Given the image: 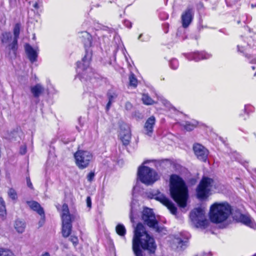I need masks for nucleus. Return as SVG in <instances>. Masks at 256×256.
<instances>
[{
	"instance_id": "19",
	"label": "nucleus",
	"mask_w": 256,
	"mask_h": 256,
	"mask_svg": "<svg viewBox=\"0 0 256 256\" xmlns=\"http://www.w3.org/2000/svg\"><path fill=\"white\" fill-rule=\"evenodd\" d=\"M212 55L206 52H194L189 54L188 58L189 60H194L198 62L202 60H206L210 58Z\"/></svg>"
},
{
	"instance_id": "10",
	"label": "nucleus",
	"mask_w": 256,
	"mask_h": 256,
	"mask_svg": "<svg viewBox=\"0 0 256 256\" xmlns=\"http://www.w3.org/2000/svg\"><path fill=\"white\" fill-rule=\"evenodd\" d=\"M76 165L80 169L87 168L92 160V154L87 150H78L74 154Z\"/></svg>"
},
{
	"instance_id": "38",
	"label": "nucleus",
	"mask_w": 256,
	"mask_h": 256,
	"mask_svg": "<svg viewBox=\"0 0 256 256\" xmlns=\"http://www.w3.org/2000/svg\"><path fill=\"white\" fill-rule=\"evenodd\" d=\"M10 5L11 7H14L16 6V0H8Z\"/></svg>"
},
{
	"instance_id": "33",
	"label": "nucleus",
	"mask_w": 256,
	"mask_h": 256,
	"mask_svg": "<svg viewBox=\"0 0 256 256\" xmlns=\"http://www.w3.org/2000/svg\"><path fill=\"white\" fill-rule=\"evenodd\" d=\"M170 66L172 68L176 70L178 66V62L176 59H172L170 62Z\"/></svg>"
},
{
	"instance_id": "9",
	"label": "nucleus",
	"mask_w": 256,
	"mask_h": 256,
	"mask_svg": "<svg viewBox=\"0 0 256 256\" xmlns=\"http://www.w3.org/2000/svg\"><path fill=\"white\" fill-rule=\"evenodd\" d=\"M214 180L210 178H203L196 189L197 198L201 200L206 199L210 194Z\"/></svg>"
},
{
	"instance_id": "43",
	"label": "nucleus",
	"mask_w": 256,
	"mask_h": 256,
	"mask_svg": "<svg viewBox=\"0 0 256 256\" xmlns=\"http://www.w3.org/2000/svg\"><path fill=\"white\" fill-rule=\"evenodd\" d=\"M199 256H210V253L202 252L200 254Z\"/></svg>"
},
{
	"instance_id": "24",
	"label": "nucleus",
	"mask_w": 256,
	"mask_h": 256,
	"mask_svg": "<svg viewBox=\"0 0 256 256\" xmlns=\"http://www.w3.org/2000/svg\"><path fill=\"white\" fill-rule=\"evenodd\" d=\"M108 103L106 105V110H109L112 103H113L117 97V94L114 92L110 91L108 93Z\"/></svg>"
},
{
	"instance_id": "8",
	"label": "nucleus",
	"mask_w": 256,
	"mask_h": 256,
	"mask_svg": "<svg viewBox=\"0 0 256 256\" xmlns=\"http://www.w3.org/2000/svg\"><path fill=\"white\" fill-rule=\"evenodd\" d=\"M190 218L196 228L206 227L208 220L206 218L204 210L198 208L194 209L190 214Z\"/></svg>"
},
{
	"instance_id": "39",
	"label": "nucleus",
	"mask_w": 256,
	"mask_h": 256,
	"mask_svg": "<svg viewBox=\"0 0 256 256\" xmlns=\"http://www.w3.org/2000/svg\"><path fill=\"white\" fill-rule=\"evenodd\" d=\"M26 182H27V185L28 186L31 188H32V183L31 182H30V178H26Z\"/></svg>"
},
{
	"instance_id": "52",
	"label": "nucleus",
	"mask_w": 256,
	"mask_h": 256,
	"mask_svg": "<svg viewBox=\"0 0 256 256\" xmlns=\"http://www.w3.org/2000/svg\"><path fill=\"white\" fill-rule=\"evenodd\" d=\"M252 7H254V6L253 4H252Z\"/></svg>"
},
{
	"instance_id": "4",
	"label": "nucleus",
	"mask_w": 256,
	"mask_h": 256,
	"mask_svg": "<svg viewBox=\"0 0 256 256\" xmlns=\"http://www.w3.org/2000/svg\"><path fill=\"white\" fill-rule=\"evenodd\" d=\"M232 213V208L227 202L214 204L210 206V218L214 223L226 221Z\"/></svg>"
},
{
	"instance_id": "1",
	"label": "nucleus",
	"mask_w": 256,
	"mask_h": 256,
	"mask_svg": "<svg viewBox=\"0 0 256 256\" xmlns=\"http://www.w3.org/2000/svg\"><path fill=\"white\" fill-rule=\"evenodd\" d=\"M132 250L136 256H143V251L140 249L154 252L156 248L154 238L146 230L144 226L138 223L134 230L132 241Z\"/></svg>"
},
{
	"instance_id": "7",
	"label": "nucleus",
	"mask_w": 256,
	"mask_h": 256,
	"mask_svg": "<svg viewBox=\"0 0 256 256\" xmlns=\"http://www.w3.org/2000/svg\"><path fill=\"white\" fill-rule=\"evenodd\" d=\"M61 218L62 220V234L64 237L67 238L71 234L72 224L71 216L70 214L68 206L66 204L62 205Z\"/></svg>"
},
{
	"instance_id": "51",
	"label": "nucleus",
	"mask_w": 256,
	"mask_h": 256,
	"mask_svg": "<svg viewBox=\"0 0 256 256\" xmlns=\"http://www.w3.org/2000/svg\"><path fill=\"white\" fill-rule=\"evenodd\" d=\"M254 76H256V72H255V74H254Z\"/></svg>"
},
{
	"instance_id": "6",
	"label": "nucleus",
	"mask_w": 256,
	"mask_h": 256,
	"mask_svg": "<svg viewBox=\"0 0 256 256\" xmlns=\"http://www.w3.org/2000/svg\"><path fill=\"white\" fill-rule=\"evenodd\" d=\"M142 217L144 223L150 228L158 232L164 234V232L166 231V230L163 227L158 226V220L152 209L144 208Z\"/></svg>"
},
{
	"instance_id": "44",
	"label": "nucleus",
	"mask_w": 256,
	"mask_h": 256,
	"mask_svg": "<svg viewBox=\"0 0 256 256\" xmlns=\"http://www.w3.org/2000/svg\"><path fill=\"white\" fill-rule=\"evenodd\" d=\"M40 256H50V254L48 252H45L42 254Z\"/></svg>"
},
{
	"instance_id": "41",
	"label": "nucleus",
	"mask_w": 256,
	"mask_h": 256,
	"mask_svg": "<svg viewBox=\"0 0 256 256\" xmlns=\"http://www.w3.org/2000/svg\"><path fill=\"white\" fill-rule=\"evenodd\" d=\"M125 106L127 110H130L132 108V105L130 102H127Z\"/></svg>"
},
{
	"instance_id": "53",
	"label": "nucleus",
	"mask_w": 256,
	"mask_h": 256,
	"mask_svg": "<svg viewBox=\"0 0 256 256\" xmlns=\"http://www.w3.org/2000/svg\"><path fill=\"white\" fill-rule=\"evenodd\" d=\"M80 118L78 119L79 122H80Z\"/></svg>"
},
{
	"instance_id": "23",
	"label": "nucleus",
	"mask_w": 256,
	"mask_h": 256,
	"mask_svg": "<svg viewBox=\"0 0 256 256\" xmlns=\"http://www.w3.org/2000/svg\"><path fill=\"white\" fill-rule=\"evenodd\" d=\"M26 228V224L24 222L18 220L16 221L14 228L18 233H22Z\"/></svg>"
},
{
	"instance_id": "48",
	"label": "nucleus",
	"mask_w": 256,
	"mask_h": 256,
	"mask_svg": "<svg viewBox=\"0 0 256 256\" xmlns=\"http://www.w3.org/2000/svg\"><path fill=\"white\" fill-rule=\"evenodd\" d=\"M142 34H140V35L139 36L138 38V40H140V38H142Z\"/></svg>"
},
{
	"instance_id": "17",
	"label": "nucleus",
	"mask_w": 256,
	"mask_h": 256,
	"mask_svg": "<svg viewBox=\"0 0 256 256\" xmlns=\"http://www.w3.org/2000/svg\"><path fill=\"white\" fill-rule=\"evenodd\" d=\"M155 122L156 119L154 116H151L146 120L144 126V131L146 134L148 136H152Z\"/></svg>"
},
{
	"instance_id": "45",
	"label": "nucleus",
	"mask_w": 256,
	"mask_h": 256,
	"mask_svg": "<svg viewBox=\"0 0 256 256\" xmlns=\"http://www.w3.org/2000/svg\"><path fill=\"white\" fill-rule=\"evenodd\" d=\"M33 6L36 8H38V4L37 2H35L34 4H33Z\"/></svg>"
},
{
	"instance_id": "32",
	"label": "nucleus",
	"mask_w": 256,
	"mask_h": 256,
	"mask_svg": "<svg viewBox=\"0 0 256 256\" xmlns=\"http://www.w3.org/2000/svg\"><path fill=\"white\" fill-rule=\"evenodd\" d=\"M130 84V86L136 87L137 85V80L134 74H132L129 77Z\"/></svg>"
},
{
	"instance_id": "50",
	"label": "nucleus",
	"mask_w": 256,
	"mask_h": 256,
	"mask_svg": "<svg viewBox=\"0 0 256 256\" xmlns=\"http://www.w3.org/2000/svg\"><path fill=\"white\" fill-rule=\"evenodd\" d=\"M130 218L131 220H132V216H131V215H130Z\"/></svg>"
},
{
	"instance_id": "3",
	"label": "nucleus",
	"mask_w": 256,
	"mask_h": 256,
	"mask_svg": "<svg viewBox=\"0 0 256 256\" xmlns=\"http://www.w3.org/2000/svg\"><path fill=\"white\" fill-rule=\"evenodd\" d=\"M170 182L172 197L180 207L184 208L188 198V189L184 181L178 175L172 174Z\"/></svg>"
},
{
	"instance_id": "13",
	"label": "nucleus",
	"mask_w": 256,
	"mask_h": 256,
	"mask_svg": "<svg viewBox=\"0 0 256 256\" xmlns=\"http://www.w3.org/2000/svg\"><path fill=\"white\" fill-rule=\"evenodd\" d=\"M193 150L198 159L203 162L206 160L208 151L203 146L199 144H194L193 146Z\"/></svg>"
},
{
	"instance_id": "42",
	"label": "nucleus",
	"mask_w": 256,
	"mask_h": 256,
	"mask_svg": "<svg viewBox=\"0 0 256 256\" xmlns=\"http://www.w3.org/2000/svg\"><path fill=\"white\" fill-rule=\"evenodd\" d=\"M124 24L128 28H130L132 26V24L129 21H125Z\"/></svg>"
},
{
	"instance_id": "22",
	"label": "nucleus",
	"mask_w": 256,
	"mask_h": 256,
	"mask_svg": "<svg viewBox=\"0 0 256 256\" xmlns=\"http://www.w3.org/2000/svg\"><path fill=\"white\" fill-rule=\"evenodd\" d=\"M20 24H16L14 26V42L13 44H12V48H14V46H16V44L18 43V39L19 36L20 32Z\"/></svg>"
},
{
	"instance_id": "14",
	"label": "nucleus",
	"mask_w": 256,
	"mask_h": 256,
	"mask_svg": "<svg viewBox=\"0 0 256 256\" xmlns=\"http://www.w3.org/2000/svg\"><path fill=\"white\" fill-rule=\"evenodd\" d=\"M24 49L28 60L32 63L37 61L39 52L38 47L33 48L30 44H26L24 46Z\"/></svg>"
},
{
	"instance_id": "25",
	"label": "nucleus",
	"mask_w": 256,
	"mask_h": 256,
	"mask_svg": "<svg viewBox=\"0 0 256 256\" xmlns=\"http://www.w3.org/2000/svg\"><path fill=\"white\" fill-rule=\"evenodd\" d=\"M6 216V202L4 198L0 196V217L4 218Z\"/></svg>"
},
{
	"instance_id": "15",
	"label": "nucleus",
	"mask_w": 256,
	"mask_h": 256,
	"mask_svg": "<svg viewBox=\"0 0 256 256\" xmlns=\"http://www.w3.org/2000/svg\"><path fill=\"white\" fill-rule=\"evenodd\" d=\"M194 16V11L192 8H188L182 14L181 18L182 26L187 28L191 23Z\"/></svg>"
},
{
	"instance_id": "34",
	"label": "nucleus",
	"mask_w": 256,
	"mask_h": 256,
	"mask_svg": "<svg viewBox=\"0 0 256 256\" xmlns=\"http://www.w3.org/2000/svg\"><path fill=\"white\" fill-rule=\"evenodd\" d=\"M94 177V172H90L87 176L88 180L92 182Z\"/></svg>"
},
{
	"instance_id": "49",
	"label": "nucleus",
	"mask_w": 256,
	"mask_h": 256,
	"mask_svg": "<svg viewBox=\"0 0 256 256\" xmlns=\"http://www.w3.org/2000/svg\"><path fill=\"white\" fill-rule=\"evenodd\" d=\"M252 68L253 70H254V69H255V67H254V66H252Z\"/></svg>"
},
{
	"instance_id": "27",
	"label": "nucleus",
	"mask_w": 256,
	"mask_h": 256,
	"mask_svg": "<svg viewBox=\"0 0 256 256\" xmlns=\"http://www.w3.org/2000/svg\"><path fill=\"white\" fill-rule=\"evenodd\" d=\"M116 231L118 234L120 236H124L126 234V229L124 224H119L116 227Z\"/></svg>"
},
{
	"instance_id": "28",
	"label": "nucleus",
	"mask_w": 256,
	"mask_h": 256,
	"mask_svg": "<svg viewBox=\"0 0 256 256\" xmlns=\"http://www.w3.org/2000/svg\"><path fill=\"white\" fill-rule=\"evenodd\" d=\"M196 123H191L190 122H186L181 124V125L183 126L185 130L188 131L192 130L196 126Z\"/></svg>"
},
{
	"instance_id": "20",
	"label": "nucleus",
	"mask_w": 256,
	"mask_h": 256,
	"mask_svg": "<svg viewBox=\"0 0 256 256\" xmlns=\"http://www.w3.org/2000/svg\"><path fill=\"white\" fill-rule=\"evenodd\" d=\"M120 138L124 145L126 146L129 144L131 135L130 128L128 126L126 127V128L124 129V132H120Z\"/></svg>"
},
{
	"instance_id": "16",
	"label": "nucleus",
	"mask_w": 256,
	"mask_h": 256,
	"mask_svg": "<svg viewBox=\"0 0 256 256\" xmlns=\"http://www.w3.org/2000/svg\"><path fill=\"white\" fill-rule=\"evenodd\" d=\"M30 208L34 211H36L38 214L42 216V220L40 222L44 223V212L40 205L36 201H28L26 202Z\"/></svg>"
},
{
	"instance_id": "40",
	"label": "nucleus",
	"mask_w": 256,
	"mask_h": 256,
	"mask_svg": "<svg viewBox=\"0 0 256 256\" xmlns=\"http://www.w3.org/2000/svg\"><path fill=\"white\" fill-rule=\"evenodd\" d=\"M86 201L87 206L89 208H90L91 204H92L90 198V196L87 197Z\"/></svg>"
},
{
	"instance_id": "46",
	"label": "nucleus",
	"mask_w": 256,
	"mask_h": 256,
	"mask_svg": "<svg viewBox=\"0 0 256 256\" xmlns=\"http://www.w3.org/2000/svg\"><path fill=\"white\" fill-rule=\"evenodd\" d=\"M238 51H240V52H243V50H241L240 49V45H238Z\"/></svg>"
},
{
	"instance_id": "35",
	"label": "nucleus",
	"mask_w": 256,
	"mask_h": 256,
	"mask_svg": "<svg viewBox=\"0 0 256 256\" xmlns=\"http://www.w3.org/2000/svg\"><path fill=\"white\" fill-rule=\"evenodd\" d=\"M70 240L74 246H76L78 243V238L75 236H71L70 238Z\"/></svg>"
},
{
	"instance_id": "5",
	"label": "nucleus",
	"mask_w": 256,
	"mask_h": 256,
	"mask_svg": "<svg viewBox=\"0 0 256 256\" xmlns=\"http://www.w3.org/2000/svg\"><path fill=\"white\" fill-rule=\"evenodd\" d=\"M148 161L143 162L138 169V176L139 180L146 185H150L159 179V176L153 169L144 166Z\"/></svg>"
},
{
	"instance_id": "12",
	"label": "nucleus",
	"mask_w": 256,
	"mask_h": 256,
	"mask_svg": "<svg viewBox=\"0 0 256 256\" xmlns=\"http://www.w3.org/2000/svg\"><path fill=\"white\" fill-rule=\"evenodd\" d=\"M1 41L2 44L6 46L9 50H12L15 54L18 48V43L14 46V48H12V44L14 42V38H12V34L10 32H2Z\"/></svg>"
},
{
	"instance_id": "37",
	"label": "nucleus",
	"mask_w": 256,
	"mask_h": 256,
	"mask_svg": "<svg viewBox=\"0 0 256 256\" xmlns=\"http://www.w3.org/2000/svg\"><path fill=\"white\" fill-rule=\"evenodd\" d=\"M162 102L164 106H165L167 108L170 107V102L166 99L162 98L161 99Z\"/></svg>"
},
{
	"instance_id": "47",
	"label": "nucleus",
	"mask_w": 256,
	"mask_h": 256,
	"mask_svg": "<svg viewBox=\"0 0 256 256\" xmlns=\"http://www.w3.org/2000/svg\"><path fill=\"white\" fill-rule=\"evenodd\" d=\"M251 62L256 64V58L254 59Z\"/></svg>"
},
{
	"instance_id": "54",
	"label": "nucleus",
	"mask_w": 256,
	"mask_h": 256,
	"mask_svg": "<svg viewBox=\"0 0 256 256\" xmlns=\"http://www.w3.org/2000/svg\"><path fill=\"white\" fill-rule=\"evenodd\" d=\"M76 128L78 130V131L80 130L78 128Z\"/></svg>"
},
{
	"instance_id": "18",
	"label": "nucleus",
	"mask_w": 256,
	"mask_h": 256,
	"mask_svg": "<svg viewBox=\"0 0 256 256\" xmlns=\"http://www.w3.org/2000/svg\"><path fill=\"white\" fill-rule=\"evenodd\" d=\"M238 220L244 224L252 228H256V223L248 215L240 214Z\"/></svg>"
},
{
	"instance_id": "26",
	"label": "nucleus",
	"mask_w": 256,
	"mask_h": 256,
	"mask_svg": "<svg viewBox=\"0 0 256 256\" xmlns=\"http://www.w3.org/2000/svg\"><path fill=\"white\" fill-rule=\"evenodd\" d=\"M7 194L8 197L13 202H15L18 200V196L16 190L13 188H9Z\"/></svg>"
},
{
	"instance_id": "36",
	"label": "nucleus",
	"mask_w": 256,
	"mask_h": 256,
	"mask_svg": "<svg viewBox=\"0 0 256 256\" xmlns=\"http://www.w3.org/2000/svg\"><path fill=\"white\" fill-rule=\"evenodd\" d=\"M26 152V145L22 146L20 148V152L22 154H24Z\"/></svg>"
},
{
	"instance_id": "31",
	"label": "nucleus",
	"mask_w": 256,
	"mask_h": 256,
	"mask_svg": "<svg viewBox=\"0 0 256 256\" xmlns=\"http://www.w3.org/2000/svg\"><path fill=\"white\" fill-rule=\"evenodd\" d=\"M0 256H14V254L9 250L0 249Z\"/></svg>"
},
{
	"instance_id": "11",
	"label": "nucleus",
	"mask_w": 256,
	"mask_h": 256,
	"mask_svg": "<svg viewBox=\"0 0 256 256\" xmlns=\"http://www.w3.org/2000/svg\"><path fill=\"white\" fill-rule=\"evenodd\" d=\"M152 198L159 201L163 205L165 206L173 214L176 213V208L172 202L166 197L163 194L156 190L152 193Z\"/></svg>"
},
{
	"instance_id": "2",
	"label": "nucleus",
	"mask_w": 256,
	"mask_h": 256,
	"mask_svg": "<svg viewBox=\"0 0 256 256\" xmlns=\"http://www.w3.org/2000/svg\"><path fill=\"white\" fill-rule=\"evenodd\" d=\"M82 42L86 48V54L82 58V62L77 63V72L78 76L82 82H84L91 78L94 74L91 68H89V64L91 60L92 51L87 49L92 46V36L86 32H82Z\"/></svg>"
},
{
	"instance_id": "29",
	"label": "nucleus",
	"mask_w": 256,
	"mask_h": 256,
	"mask_svg": "<svg viewBox=\"0 0 256 256\" xmlns=\"http://www.w3.org/2000/svg\"><path fill=\"white\" fill-rule=\"evenodd\" d=\"M142 100L143 103L146 105H150L154 103V100H152L149 96L146 94H142Z\"/></svg>"
},
{
	"instance_id": "30",
	"label": "nucleus",
	"mask_w": 256,
	"mask_h": 256,
	"mask_svg": "<svg viewBox=\"0 0 256 256\" xmlns=\"http://www.w3.org/2000/svg\"><path fill=\"white\" fill-rule=\"evenodd\" d=\"M174 242L176 244L177 248L182 249L186 244V241H183L180 238H175Z\"/></svg>"
},
{
	"instance_id": "21",
	"label": "nucleus",
	"mask_w": 256,
	"mask_h": 256,
	"mask_svg": "<svg viewBox=\"0 0 256 256\" xmlns=\"http://www.w3.org/2000/svg\"><path fill=\"white\" fill-rule=\"evenodd\" d=\"M44 86L40 84H38L30 88V92L35 98H38L44 92Z\"/></svg>"
}]
</instances>
